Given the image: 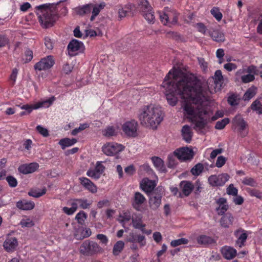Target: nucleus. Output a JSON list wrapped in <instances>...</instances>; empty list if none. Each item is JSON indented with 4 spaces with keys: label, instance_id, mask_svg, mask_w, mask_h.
Masks as SVG:
<instances>
[{
    "label": "nucleus",
    "instance_id": "39",
    "mask_svg": "<svg viewBox=\"0 0 262 262\" xmlns=\"http://www.w3.org/2000/svg\"><path fill=\"white\" fill-rule=\"evenodd\" d=\"M76 142L77 140L75 139L65 138L61 139L59 141V144L61 146L62 149H64L66 147L74 145Z\"/></svg>",
    "mask_w": 262,
    "mask_h": 262
},
{
    "label": "nucleus",
    "instance_id": "9",
    "mask_svg": "<svg viewBox=\"0 0 262 262\" xmlns=\"http://www.w3.org/2000/svg\"><path fill=\"white\" fill-rule=\"evenodd\" d=\"M138 122L135 120L126 121L122 126V129L127 136L135 137L137 136Z\"/></svg>",
    "mask_w": 262,
    "mask_h": 262
},
{
    "label": "nucleus",
    "instance_id": "1",
    "mask_svg": "<svg viewBox=\"0 0 262 262\" xmlns=\"http://www.w3.org/2000/svg\"><path fill=\"white\" fill-rule=\"evenodd\" d=\"M162 86L169 105H176L178 96L181 99L185 115L191 121L194 129L199 133L204 134L210 121L224 115L223 111H217L212 116V112L206 106L212 92L203 89L196 77L189 72L174 67L165 77Z\"/></svg>",
    "mask_w": 262,
    "mask_h": 262
},
{
    "label": "nucleus",
    "instance_id": "2",
    "mask_svg": "<svg viewBox=\"0 0 262 262\" xmlns=\"http://www.w3.org/2000/svg\"><path fill=\"white\" fill-rule=\"evenodd\" d=\"M141 124L146 126L156 128L163 120L161 108L154 104L145 105L141 107L138 114Z\"/></svg>",
    "mask_w": 262,
    "mask_h": 262
},
{
    "label": "nucleus",
    "instance_id": "47",
    "mask_svg": "<svg viewBox=\"0 0 262 262\" xmlns=\"http://www.w3.org/2000/svg\"><path fill=\"white\" fill-rule=\"evenodd\" d=\"M130 8L131 5L129 4L124 6V7L120 6L118 11L119 17L121 18L125 17L127 13L129 12Z\"/></svg>",
    "mask_w": 262,
    "mask_h": 262
},
{
    "label": "nucleus",
    "instance_id": "37",
    "mask_svg": "<svg viewBox=\"0 0 262 262\" xmlns=\"http://www.w3.org/2000/svg\"><path fill=\"white\" fill-rule=\"evenodd\" d=\"M217 203L219 205V207L216 209L218 214L222 215L228 209L226 200L224 198H220L217 200Z\"/></svg>",
    "mask_w": 262,
    "mask_h": 262
},
{
    "label": "nucleus",
    "instance_id": "26",
    "mask_svg": "<svg viewBox=\"0 0 262 262\" xmlns=\"http://www.w3.org/2000/svg\"><path fill=\"white\" fill-rule=\"evenodd\" d=\"M151 160L155 167L161 172H165L166 171V167L164 165L163 160L156 156L152 157Z\"/></svg>",
    "mask_w": 262,
    "mask_h": 262
},
{
    "label": "nucleus",
    "instance_id": "50",
    "mask_svg": "<svg viewBox=\"0 0 262 262\" xmlns=\"http://www.w3.org/2000/svg\"><path fill=\"white\" fill-rule=\"evenodd\" d=\"M211 14L213 16V17L217 20L220 21L223 15L222 13L220 12L219 9L216 7H214L211 10Z\"/></svg>",
    "mask_w": 262,
    "mask_h": 262
},
{
    "label": "nucleus",
    "instance_id": "14",
    "mask_svg": "<svg viewBox=\"0 0 262 262\" xmlns=\"http://www.w3.org/2000/svg\"><path fill=\"white\" fill-rule=\"evenodd\" d=\"M173 154L181 161L190 160L193 156L192 150L188 147L178 149L173 152Z\"/></svg>",
    "mask_w": 262,
    "mask_h": 262
},
{
    "label": "nucleus",
    "instance_id": "8",
    "mask_svg": "<svg viewBox=\"0 0 262 262\" xmlns=\"http://www.w3.org/2000/svg\"><path fill=\"white\" fill-rule=\"evenodd\" d=\"M233 124L242 137H244L248 135V124L241 115H237L234 117Z\"/></svg>",
    "mask_w": 262,
    "mask_h": 262
},
{
    "label": "nucleus",
    "instance_id": "38",
    "mask_svg": "<svg viewBox=\"0 0 262 262\" xmlns=\"http://www.w3.org/2000/svg\"><path fill=\"white\" fill-rule=\"evenodd\" d=\"M118 128L117 127L108 126L102 131V135L106 137H111L117 135Z\"/></svg>",
    "mask_w": 262,
    "mask_h": 262
},
{
    "label": "nucleus",
    "instance_id": "15",
    "mask_svg": "<svg viewBox=\"0 0 262 262\" xmlns=\"http://www.w3.org/2000/svg\"><path fill=\"white\" fill-rule=\"evenodd\" d=\"M104 166L100 162H98L95 168H91L86 172V175L91 178L98 179L104 171Z\"/></svg>",
    "mask_w": 262,
    "mask_h": 262
},
{
    "label": "nucleus",
    "instance_id": "33",
    "mask_svg": "<svg viewBox=\"0 0 262 262\" xmlns=\"http://www.w3.org/2000/svg\"><path fill=\"white\" fill-rule=\"evenodd\" d=\"M182 135L183 139L187 143H189L192 137L191 127L187 125H184L182 129Z\"/></svg>",
    "mask_w": 262,
    "mask_h": 262
},
{
    "label": "nucleus",
    "instance_id": "44",
    "mask_svg": "<svg viewBox=\"0 0 262 262\" xmlns=\"http://www.w3.org/2000/svg\"><path fill=\"white\" fill-rule=\"evenodd\" d=\"M46 189L43 188L42 189H35L31 190L29 192V195L34 198H39L46 193Z\"/></svg>",
    "mask_w": 262,
    "mask_h": 262
},
{
    "label": "nucleus",
    "instance_id": "30",
    "mask_svg": "<svg viewBox=\"0 0 262 262\" xmlns=\"http://www.w3.org/2000/svg\"><path fill=\"white\" fill-rule=\"evenodd\" d=\"M209 35L212 39L217 42L224 41L225 37L223 33L219 30H212L209 31Z\"/></svg>",
    "mask_w": 262,
    "mask_h": 262
},
{
    "label": "nucleus",
    "instance_id": "18",
    "mask_svg": "<svg viewBox=\"0 0 262 262\" xmlns=\"http://www.w3.org/2000/svg\"><path fill=\"white\" fill-rule=\"evenodd\" d=\"M4 248L8 252H12L18 246L17 239L15 237H8L4 243Z\"/></svg>",
    "mask_w": 262,
    "mask_h": 262
},
{
    "label": "nucleus",
    "instance_id": "12",
    "mask_svg": "<svg viewBox=\"0 0 262 262\" xmlns=\"http://www.w3.org/2000/svg\"><path fill=\"white\" fill-rule=\"evenodd\" d=\"M55 63V60L52 56H48L40 60L34 66V69L39 71L51 68Z\"/></svg>",
    "mask_w": 262,
    "mask_h": 262
},
{
    "label": "nucleus",
    "instance_id": "57",
    "mask_svg": "<svg viewBox=\"0 0 262 262\" xmlns=\"http://www.w3.org/2000/svg\"><path fill=\"white\" fill-rule=\"evenodd\" d=\"M89 127V124L88 123H83L81 124L80 126L77 127L75 128L74 129H73L71 134L73 136L76 135L78 133L82 131L83 130L88 128Z\"/></svg>",
    "mask_w": 262,
    "mask_h": 262
},
{
    "label": "nucleus",
    "instance_id": "32",
    "mask_svg": "<svg viewBox=\"0 0 262 262\" xmlns=\"http://www.w3.org/2000/svg\"><path fill=\"white\" fill-rule=\"evenodd\" d=\"M145 201V197L140 192H136L134 196L133 206L137 210H140V205L144 203Z\"/></svg>",
    "mask_w": 262,
    "mask_h": 262
},
{
    "label": "nucleus",
    "instance_id": "49",
    "mask_svg": "<svg viewBox=\"0 0 262 262\" xmlns=\"http://www.w3.org/2000/svg\"><path fill=\"white\" fill-rule=\"evenodd\" d=\"M17 106L19 107L21 110H26L29 114L32 112L33 110H37V108H36V107H37L36 102L32 104H20Z\"/></svg>",
    "mask_w": 262,
    "mask_h": 262
},
{
    "label": "nucleus",
    "instance_id": "56",
    "mask_svg": "<svg viewBox=\"0 0 262 262\" xmlns=\"http://www.w3.org/2000/svg\"><path fill=\"white\" fill-rule=\"evenodd\" d=\"M71 206H72L70 208L67 207H63V212L68 215H71L73 214L76 211L77 208L73 201L71 203Z\"/></svg>",
    "mask_w": 262,
    "mask_h": 262
},
{
    "label": "nucleus",
    "instance_id": "29",
    "mask_svg": "<svg viewBox=\"0 0 262 262\" xmlns=\"http://www.w3.org/2000/svg\"><path fill=\"white\" fill-rule=\"evenodd\" d=\"M127 241L133 243H138L140 244L141 246L145 244L144 236L140 234H134L133 233H130L129 237L127 238Z\"/></svg>",
    "mask_w": 262,
    "mask_h": 262
},
{
    "label": "nucleus",
    "instance_id": "51",
    "mask_svg": "<svg viewBox=\"0 0 262 262\" xmlns=\"http://www.w3.org/2000/svg\"><path fill=\"white\" fill-rule=\"evenodd\" d=\"M20 225L22 227L29 228L34 225V223L30 218L24 217L21 220Z\"/></svg>",
    "mask_w": 262,
    "mask_h": 262
},
{
    "label": "nucleus",
    "instance_id": "58",
    "mask_svg": "<svg viewBox=\"0 0 262 262\" xmlns=\"http://www.w3.org/2000/svg\"><path fill=\"white\" fill-rule=\"evenodd\" d=\"M33 58V52L31 50L27 49L25 52V54L23 57V60L25 62H28L31 60Z\"/></svg>",
    "mask_w": 262,
    "mask_h": 262
},
{
    "label": "nucleus",
    "instance_id": "62",
    "mask_svg": "<svg viewBox=\"0 0 262 262\" xmlns=\"http://www.w3.org/2000/svg\"><path fill=\"white\" fill-rule=\"evenodd\" d=\"M242 183L246 185H249L250 186H254L256 184L254 180L251 178H245L243 181Z\"/></svg>",
    "mask_w": 262,
    "mask_h": 262
},
{
    "label": "nucleus",
    "instance_id": "35",
    "mask_svg": "<svg viewBox=\"0 0 262 262\" xmlns=\"http://www.w3.org/2000/svg\"><path fill=\"white\" fill-rule=\"evenodd\" d=\"M233 216L230 213H227L223 216L220 221L221 226L224 228H228L233 222Z\"/></svg>",
    "mask_w": 262,
    "mask_h": 262
},
{
    "label": "nucleus",
    "instance_id": "40",
    "mask_svg": "<svg viewBox=\"0 0 262 262\" xmlns=\"http://www.w3.org/2000/svg\"><path fill=\"white\" fill-rule=\"evenodd\" d=\"M131 218V214L129 211H125L120 213L119 215L118 220L120 222L123 227L125 228V224L128 222Z\"/></svg>",
    "mask_w": 262,
    "mask_h": 262
},
{
    "label": "nucleus",
    "instance_id": "60",
    "mask_svg": "<svg viewBox=\"0 0 262 262\" xmlns=\"http://www.w3.org/2000/svg\"><path fill=\"white\" fill-rule=\"evenodd\" d=\"M196 28L198 29V31H199L200 32L203 33L204 35H209V32L207 31V30L206 29V28L204 24L202 23H198L196 25Z\"/></svg>",
    "mask_w": 262,
    "mask_h": 262
},
{
    "label": "nucleus",
    "instance_id": "55",
    "mask_svg": "<svg viewBox=\"0 0 262 262\" xmlns=\"http://www.w3.org/2000/svg\"><path fill=\"white\" fill-rule=\"evenodd\" d=\"M100 32L99 31H96L92 29H86L84 30V35L83 38H85L88 36L94 37L100 35Z\"/></svg>",
    "mask_w": 262,
    "mask_h": 262
},
{
    "label": "nucleus",
    "instance_id": "24",
    "mask_svg": "<svg viewBox=\"0 0 262 262\" xmlns=\"http://www.w3.org/2000/svg\"><path fill=\"white\" fill-rule=\"evenodd\" d=\"M161 194H152L150 196L149 204L150 208L152 210L158 209L161 204Z\"/></svg>",
    "mask_w": 262,
    "mask_h": 262
},
{
    "label": "nucleus",
    "instance_id": "10",
    "mask_svg": "<svg viewBox=\"0 0 262 262\" xmlns=\"http://www.w3.org/2000/svg\"><path fill=\"white\" fill-rule=\"evenodd\" d=\"M161 21L164 25H169L170 24H175L177 21V16L174 11L169 9L160 14Z\"/></svg>",
    "mask_w": 262,
    "mask_h": 262
},
{
    "label": "nucleus",
    "instance_id": "61",
    "mask_svg": "<svg viewBox=\"0 0 262 262\" xmlns=\"http://www.w3.org/2000/svg\"><path fill=\"white\" fill-rule=\"evenodd\" d=\"M237 189L233 186V184H230L227 189V193L230 195H237Z\"/></svg>",
    "mask_w": 262,
    "mask_h": 262
},
{
    "label": "nucleus",
    "instance_id": "23",
    "mask_svg": "<svg viewBox=\"0 0 262 262\" xmlns=\"http://www.w3.org/2000/svg\"><path fill=\"white\" fill-rule=\"evenodd\" d=\"M223 256L227 259H232L237 254L236 250L229 246H224L221 249Z\"/></svg>",
    "mask_w": 262,
    "mask_h": 262
},
{
    "label": "nucleus",
    "instance_id": "45",
    "mask_svg": "<svg viewBox=\"0 0 262 262\" xmlns=\"http://www.w3.org/2000/svg\"><path fill=\"white\" fill-rule=\"evenodd\" d=\"M124 243L123 241H118L114 246L113 252L115 255H118L123 250Z\"/></svg>",
    "mask_w": 262,
    "mask_h": 262
},
{
    "label": "nucleus",
    "instance_id": "43",
    "mask_svg": "<svg viewBox=\"0 0 262 262\" xmlns=\"http://www.w3.org/2000/svg\"><path fill=\"white\" fill-rule=\"evenodd\" d=\"M251 108L258 114H262V103L256 100L251 105Z\"/></svg>",
    "mask_w": 262,
    "mask_h": 262
},
{
    "label": "nucleus",
    "instance_id": "20",
    "mask_svg": "<svg viewBox=\"0 0 262 262\" xmlns=\"http://www.w3.org/2000/svg\"><path fill=\"white\" fill-rule=\"evenodd\" d=\"M212 79L214 81V91L217 92L221 90L223 83V76L221 71L217 70L214 73Z\"/></svg>",
    "mask_w": 262,
    "mask_h": 262
},
{
    "label": "nucleus",
    "instance_id": "53",
    "mask_svg": "<svg viewBox=\"0 0 262 262\" xmlns=\"http://www.w3.org/2000/svg\"><path fill=\"white\" fill-rule=\"evenodd\" d=\"M92 10V4H88L80 8L78 13L80 15L90 13Z\"/></svg>",
    "mask_w": 262,
    "mask_h": 262
},
{
    "label": "nucleus",
    "instance_id": "31",
    "mask_svg": "<svg viewBox=\"0 0 262 262\" xmlns=\"http://www.w3.org/2000/svg\"><path fill=\"white\" fill-rule=\"evenodd\" d=\"M105 6L104 2H101L100 4H92V15L91 17V20L93 21L96 16H97L101 10H102Z\"/></svg>",
    "mask_w": 262,
    "mask_h": 262
},
{
    "label": "nucleus",
    "instance_id": "28",
    "mask_svg": "<svg viewBox=\"0 0 262 262\" xmlns=\"http://www.w3.org/2000/svg\"><path fill=\"white\" fill-rule=\"evenodd\" d=\"M56 98L54 96L42 99L40 101L36 102L37 106L36 108H37V110L40 108H48L53 104Z\"/></svg>",
    "mask_w": 262,
    "mask_h": 262
},
{
    "label": "nucleus",
    "instance_id": "41",
    "mask_svg": "<svg viewBox=\"0 0 262 262\" xmlns=\"http://www.w3.org/2000/svg\"><path fill=\"white\" fill-rule=\"evenodd\" d=\"M77 208L80 207L82 209H86L90 207L91 202L85 199H76L73 201Z\"/></svg>",
    "mask_w": 262,
    "mask_h": 262
},
{
    "label": "nucleus",
    "instance_id": "16",
    "mask_svg": "<svg viewBox=\"0 0 262 262\" xmlns=\"http://www.w3.org/2000/svg\"><path fill=\"white\" fill-rule=\"evenodd\" d=\"M132 224L133 227L136 229H140L143 233L150 234L151 231L146 232L145 229V224L143 223L142 215L141 214L135 215L132 218Z\"/></svg>",
    "mask_w": 262,
    "mask_h": 262
},
{
    "label": "nucleus",
    "instance_id": "17",
    "mask_svg": "<svg viewBox=\"0 0 262 262\" xmlns=\"http://www.w3.org/2000/svg\"><path fill=\"white\" fill-rule=\"evenodd\" d=\"M79 181L82 186L92 193L97 192V187L89 179L84 177L79 178Z\"/></svg>",
    "mask_w": 262,
    "mask_h": 262
},
{
    "label": "nucleus",
    "instance_id": "19",
    "mask_svg": "<svg viewBox=\"0 0 262 262\" xmlns=\"http://www.w3.org/2000/svg\"><path fill=\"white\" fill-rule=\"evenodd\" d=\"M38 167L39 165L37 163H31L20 165L18 170L23 174H28L35 171Z\"/></svg>",
    "mask_w": 262,
    "mask_h": 262
},
{
    "label": "nucleus",
    "instance_id": "4",
    "mask_svg": "<svg viewBox=\"0 0 262 262\" xmlns=\"http://www.w3.org/2000/svg\"><path fill=\"white\" fill-rule=\"evenodd\" d=\"M256 72V68L253 66L243 68L236 72V80L245 83L250 82L254 80Z\"/></svg>",
    "mask_w": 262,
    "mask_h": 262
},
{
    "label": "nucleus",
    "instance_id": "13",
    "mask_svg": "<svg viewBox=\"0 0 262 262\" xmlns=\"http://www.w3.org/2000/svg\"><path fill=\"white\" fill-rule=\"evenodd\" d=\"M229 176L226 173L212 175L208 178V182L212 186H222L229 180Z\"/></svg>",
    "mask_w": 262,
    "mask_h": 262
},
{
    "label": "nucleus",
    "instance_id": "25",
    "mask_svg": "<svg viewBox=\"0 0 262 262\" xmlns=\"http://www.w3.org/2000/svg\"><path fill=\"white\" fill-rule=\"evenodd\" d=\"M92 234L91 230L88 228H79L75 232L74 236L77 239H81L89 237Z\"/></svg>",
    "mask_w": 262,
    "mask_h": 262
},
{
    "label": "nucleus",
    "instance_id": "63",
    "mask_svg": "<svg viewBox=\"0 0 262 262\" xmlns=\"http://www.w3.org/2000/svg\"><path fill=\"white\" fill-rule=\"evenodd\" d=\"M36 129L43 137H47L49 136V132L47 128L43 127L40 125H38L36 127Z\"/></svg>",
    "mask_w": 262,
    "mask_h": 262
},
{
    "label": "nucleus",
    "instance_id": "59",
    "mask_svg": "<svg viewBox=\"0 0 262 262\" xmlns=\"http://www.w3.org/2000/svg\"><path fill=\"white\" fill-rule=\"evenodd\" d=\"M77 222L82 224L84 222L86 218V215L83 211H80L77 214L75 217Z\"/></svg>",
    "mask_w": 262,
    "mask_h": 262
},
{
    "label": "nucleus",
    "instance_id": "21",
    "mask_svg": "<svg viewBox=\"0 0 262 262\" xmlns=\"http://www.w3.org/2000/svg\"><path fill=\"white\" fill-rule=\"evenodd\" d=\"M156 185L155 181L150 180L147 178L143 179L140 183L141 189L147 193L151 192Z\"/></svg>",
    "mask_w": 262,
    "mask_h": 262
},
{
    "label": "nucleus",
    "instance_id": "54",
    "mask_svg": "<svg viewBox=\"0 0 262 262\" xmlns=\"http://www.w3.org/2000/svg\"><path fill=\"white\" fill-rule=\"evenodd\" d=\"M228 102L230 105L235 106L238 105L239 98L236 95L233 94L228 97Z\"/></svg>",
    "mask_w": 262,
    "mask_h": 262
},
{
    "label": "nucleus",
    "instance_id": "42",
    "mask_svg": "<svg viewBox=\"0 0 262 262\" xmlns=\"http://www.w3.org/2000/svg\"><path fill=\"white\" fill-rule=\"evenodd\" d=\"M257 88L255 86H251L249 88L243 96V99L245 101L249 100L253 97L256 93Z\"/></svg>",
    "mask_w": 262,
    "mask_h": 262
},
{
    "label": "nucleus",
    "instance_id": "22",
    "mask_svg": "<svg viewBox=\"0 0 262 262\" xmlns=\"http://www.w3.org/2000/svg\"><path fill=\"white\" fill-rule=\"evenodd\" d=\"M234 234L237 238L236 245L240 248L242 247L247 238L246 231L243 229H238L235 231Z\"/></svg>",
    "mask_w": 262,
    "mask_h": 262
},
{
    "label": "nucleus",
    "instance_id": "64",
    "mask_svg": "<svg viewBox=\"0 0 262 262\" xmlns=\"http://www.w3.org/2000/svg\"><path fill=\"white\" fill-rule=\"evenodd\" d=\"M250 195L252 196H255L258 199H262V192L255 189H252L249 191Z\"/></svg>",
    "mask_w": 262,
    "mask_h": 262
},
{
    "label": "nucleus",
    "instance_id": "34",
    "mask_svg": "<svg viewBox=\"0 0 262 262\" xmlns=\"http://www.w3.org/2000/svg\"><path fill=\"white\" fill-rule=\"evenodd\" d=\"M16 206L20 209L28 210L32 209L34 207V203L32 201L24 200L18 201Z\"/></svg>",
    "mask_w": 262,
    "mask_h": 262
},
{
    "label": "nucleus",
    "instance_id": "46",
    "mask_svg": "<svg viewBox=\"0 0 262 262\" xmlns=\"http://www.w3.org/2000/svg\"><path fill=\"white\" fill-rule=\"evenodd\" d=\"M204 170V166L201 163L196 164L191 170V172L193 176H199Z\"/></svg>",
    "mask_w": 262,
    "mask_h": 262
},
{
    "label": "nucleus",
    "instance_id": "6",
    "mask_svg": "<svg viewBox=\"0 0 262 262\" xmlns=\"http://www.w3.org/2000/svg\"><path fill=\"white\" fill-rule=\"evenodd\" d=\"M81 253L85 255H91L101 251V248L95 242L86 241L79 248Z\"/></svg>",
    "mask_w": 262,
    "mask_h": 262
},
{
    "label": "nucleus",
    "instance_id": "7",
    "mask_svg": "<svg viewBox=\"0 0 262 262\" xmlns=\"http://www.w3.org/2000/svg\"><path fill=\"white\" fill-rule=\"evenodd\" d=\"M137 2L145 18L148 23H153L155 20V16L148 2L146 0H137Z\"/></svg>",
    "mask_w": 262,
    "mask_h": 262
},
{
    "label": "nucleus",
    "instance_id": "5",
    "mask_svg": "<svg viewBox=\"0 0 262 262\" xmlns=\"http://www.w3.org/2000/svg\"><path fill=\"white\" fill-rule=\"evenodd\" d=\"M124 149V146L123 145L114 142H106L101 147L103 153L107 156L116 155Z\"/></svg>",
    "mask_w": 262,
    "mask_h": 262
},
{
    "label": "nucleus",
    "instance_id": "48",
    "mask_svg": "<svg viewBox=\"0 0 262 262\" xmlns=\"http://www.w3.org/2000/svg\"><path fill=\"white\" fill-rule=\"evenodd\" d=\"M188 243V239L186 238H181L172 241L170 245L172 247H176L181 245H186Z\"/></svg>",
    "mask_w": 262,
    "mask_h": 262
},
{
    "label": "nucleus",
    "instance_id": "36",
    "mask_svg": "<svg viewBox=\"0 0 262 262\" xmlns=\"http://www.w3.org/2000/svg\"><path fill=\"white\" fill-rule=\"evenodd\" d=\"M196 241L198 244L203 246H207L214 242V240L211 237L204 234L198 236Z\"/></svg>",
    "mask_w": 262,
    "mask_h": 262
},
{
    "label": "nucleus",
    "instance_id": "27",
    "mask_svg": "<svg viewBox=\"0 0 262 262\" xmlns=\"http://www.w3.org/2000/svg\"><path fill=\"white\" fill-rule=\"evenodd\" d=\"M180 186L182 192L185 196L189 195L194 188L192 183L187 181H182Z\"/></svg>",
    "mask_w": 262,
    "mask_h": 262
},
{
    "label": "nucleus",
    "instance_id": "52",
    "mask_svg": "<svg viewBox=\"0 0 262 262\" xmlns=\"http://www.w3.org/2000/svg\"><path fill=\"white\" fill-rule=\"evenodd\" d=\"M229 123V119L227 118H224L221 121L216 123L215 128L217 129H222Z\"/></svg>",
    "mask_w": 262,
    "mask_h": 262
},
{
    "label": "nucleus",
    "instance_id": "3",
    "mask_svg": "<svg viewBox=\"0 0 262 262\" xmlns=\"http://www.w3.org/2000/svg\"><path fill=\"white\" fill-rule=\"evenodd\" d=\"M36 13L39 21L43 28L53 26L56 20V16L47 4L36 6Z\"/></svg>",
    "mask_w": 262,
    "mask_h": 262
},
{
    "label": "nucleus",
    "instance_id": "11",
    "mask_svg": "<svg viewBox=\"0 0 262 262\" xmlns=\"http://www.w3.org/2000/svg\"><path fill=\"white\" fill-rule=\"evenodd\" d=\"M69 54L71 56H75L79 53L82 52L84 49L83 43L78 40H72L68 46Z\"/></svg>",
    "mask_w": 262,
    "mask_h": 262
}]
</instances>
